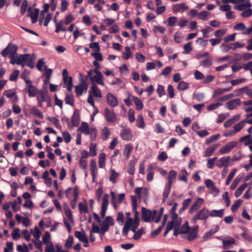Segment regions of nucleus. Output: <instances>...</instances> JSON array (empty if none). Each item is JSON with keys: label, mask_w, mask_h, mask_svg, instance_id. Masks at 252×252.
Returning a JSON list of instances; mask_svg holds the SVG:
<instances>
[{"label": "nucleus", "mask_w": 252, "mask_h": 252, "mask_svg": "<svg viewBox=\"0 0 252 252\" xmlns=\"http://www.w3.org/2000/svg\"><path fill=\"white\" fill-rule=\"evenodd\" d=\"M42 241L44 244L47 246L53 243L51 241V236L49 232L46 231L45 234L43 236Z\"/></svg>", "instance_id": "obj_46"}, {"label": "nucleus", "mask_w": 252, "mask_h": 252, "mask_svg": "<svg viewBox=\"0 0 252 252\" xmlns=\"http://www.w3.org/2000/svg\"><path fill=\"white\" fill-rule=\"evenodd\" d=\"M178 204L177 203H174L170 211L171 220L172 221H176V224H179L180 220H182L181 218L178 217V215L175 213L177 208Z\"/></svg>", "instance_id": "obj_17"}, {"label": "nucleus", "mask_w": 252, "mask_h": 252, "mask_svg": "<svg viewBox=\"0 0 252 252\" xmlns=\"http://www.w3.org/2000/svg\"><path fill=\"white\" fill-rule=\"evenodd\" d=\"M90 128L86 122H82L81 126L78 128V130L82 131L85 135L90 134Z\"/></svg>", "instance_id": "obj_34"}, {"label": "nucleus", "mask_w": 252, "mask_h": 252, "mask_svg": "<svg viewBox=\"0 0 252 252\" xmlns=\"http://www.w3.org/2000/svg\"><path fill=\"white\" fill-rule=\"evenodd\" d=\"M240 102L241 101L239 98H235L226 103V106L228 109L232 110L238 106L240 104Z\"/></svg>", "instance_id": "obj_25"}, {"label": "nucleus", "mask_w": 252, "mask_h": 252, "mask_svg": "<svg viewBox=\"0 0 252 252\" xmlns=\"http://www.w3.org/2000/svg\"><path fill=\"white\" fill-rule=\"evenodd\" d=\"M14 251L13 244L11 242L6 243V247L4 249V252H13Z\"/></svg>", "instance_id": "obj_64"}, {"label": "nucleus", "mask_w": 252, "mask_h": 252, "mask_svg": "<svg viewBox=\"0 0 252 252\" xmlns=\"http://www.w3.org/2000/svg\"><path fill=\"white\" fill-rule=\"evenodd\" d=\"M209 217V210L206 208H203L195 214L191 221L195 223L197 220H206Z\"/></svg>", "instance_id": "obj_6"}, {"label": "nucleus", "mask_w": 252, "mask_h": 252, "mask_svg": "<svg viewBox=\"0 0 252 252\" xmlns=\"http://www.w3.org/2000/svg\"><path fill=\"white\" fill-rule=\"evenodd\" d=\"M173 11L175 12H183L189 9V7L185 3L175 4L172 6Z\"/></svg>", "instance_id": "obj_23"}, {"label": "nucleus", "mask_w": 252, "mask_h": 252, "mask_svg": "<svg viewBox=\"0 0 252 252\" xmlns=\"http://www.w3.org/2000/svg\"><path fill=\"white\" fill-rule=\"evenodd\" d=\"M30 112L35 116L38 117L41 119L43 117V115L41 112H40L34 106H32L30 108Z\"/></svg>", "instance_id": "obj_51"}, {"label": "nucleus", "mask_w": 252, "mask_h": 252, "mask_svg": "<svg viewBox=\"0 0 252 252\" xmlns=\"http://www.w3.org/2000/svg\"><path fill=\"white\" fill-rule=\"evenodd\" d=\"M94 97L99 99L102 97L101 91L96 84H93V85H92L91 90L89 92L87 99L88 102L94 108L95 106L93 98Z\"/></svg>", "instance_id": "obj_3"}, {"label": "nucleus", "mask_w": 252, "mask_h": 252, "mask_svg": "<svg viewBox=\"0 0 252 252\" xmlns=\"http://www.w3.org/2000/svg\"><path fill=\"white\" fill-rule=\"evenodd\" d=\"M38 106L40 107L42 106V102L47 100V95L45 93L40 91L37 96Z\"/></svg>", "instance_id": "obj_32"}, {"label": "nucleus", "mask_w": 252, "mask_h": 252, "mask_svg": "<svg viewBox=\"0 0 252 252\" xmlns=\"http://www.w3.org/2000/svg\"><path fill=\"white\" fill-rule=\"evenodd\" d=\"M111 134V131L109 128L105 126L101 129V136L103 140H107Z\"/></svg>", "instance_id": "obj_29"}, {"label": "nucleus", "mask_w": 252, "mask_h": 252, "mask_svg": "<svg viewBox=\"0 0 252 252\" xmlns=\"http://www.w3.org/2000/svg\"><path fill=\"white\" fill-rule=\"evenodd\" d=\"M237 144L236 141H231L228 143L219 150L220 154H225L229 153L237 146Z\"/></svg>", "instance_id": "obj_11"}, {"label": "nucleus", "mask_w": 252, "mask_h": 252, "mask_svg": "<svg viewBox=\"0 0 252 252\" xmlns=\"http://www.w3.org/2000/svg\"><path fill=\"white\" fill-rule=\"evenodd\" d=\"M86 79H90L92 85L96 83L98 85L104 86L103 76L99 70H90L87 72Z\"/></svg>", "instance_id": "obj_2"}, {"label": "nucleus", "mask_w": 252, "mask_h": 252, "mask_svg": "<svg viewBox=\"0 0 252 252\" xmlns=\"http://www.w3.org/2000/svg\"><path fill=\"white\" fill-rule=\"evenodd\" d=\"M232 89V87L228 88H219L216 90H215L214 92V96H217L218 95H220L221 94H223V93L225 92H228L231 90Z\"/></svg>", "instance_id": "obj_43"}, {"label": "nucleus", "mask_w": 252, "mask_h": 252, "mask_svg": "<svg viewBox=\"0 0 252 252\" xmlns=\"http://www.w3.org/2000/svg\"><path fill=\"white\" fill-rule=\"evenodd\" d=\"M210 16L211 13L205 10L202 11L197 14L198 19L203 21L208 20L210 18Z\"/></svg>", "instance_id": "obj_31"}, {"label": "nucleus", "mask_w": 252, "mask_h": 252, "mask_svg": "<svg viewBox=\"0 0 252 252\" xmlns=\"http://www.w3.org/2000/svg\"><path fill=\"white\" fill-rule=\"evenodd\" d=\"M219 229V226L217 225L214 228L212 229L209 231L206 232L202 237V241L204 242L210 239L211 238V236L218 231Z\"/></svg>", "instance_id": "obj_22"}, {"label": "nucleus", "mask_w": 252, "mask_h": 252, "mask_svg": "<svg viewBox=\"0 0 252 252\" xmlns=\"http://www.w3.org/2000/svg\"><path fill=\"white\" fill-rule=\"evenodd\" d=\"M90 168L93 176V181L94 182L97 174L96 163L94 160H92L90 162Z\"/></svg>", "instance_id": "obj_28"}, {"label": "nucleus", "mask_w": 252, "mask_h": 252, "mask_svg": "<svg viewBox=\"0 0 252 252\" xmlns=\"http://www.w3.org/2000/svg\"><path fill=\"white\" fill-rule=\"evenodd\" d=\"M235 4L234 9L239 11L243 10L251 6L250 0H240L238 3Z\"/></svg>", "instance_id": "obj_14"}, {"label": "nucleus", "mask_w": 252, "mask_h": 252, "mask_svg": "<svg viewBox=\"0 0 252 252\" xmlns=\"http://www.w3.org/2000/svg\"><path fill=\"white\" fill-rule=\"evenodd\" d=\"M63 77L64 84L67 85L68 91L70 92L73 88L72 79L68 76L67 70L63 69Z\"/></svg>", "instance_id": "obj_9"}, {"label": "nucleus", "mask_w": 252, "mask_h": 252, "mask_svg": "<svg viewBox=\"0 0 252 252\" xmlns=\"http://www.w3.org/2000/svg\"><path fill=\"white\" fill-rule=\"evenodd\" d=\"M35 58V57L34 55H32V57H31L29 54L21 55L18 58L17 64L21 65L22 66L27 65L32 68L34 67L33 62Z\"/></svg>", "instance_id": "obj_4"}, {"label": "nucleus", "mask_w": 252, "mask_h": 252, "mask_svg": "<svg viewBox=\"0 0 252 252\" xmlns=\"http://www.w3.org/2000/svg\"><path fill=\"white\" fill-rule=\"evenodd\" d=\"M3 95L10 98L12 102H16L18 99V97L16 94V92L14 89L5 90L4 92Z\"/></svg>", "instance_id": "obj_18"}, {"label": "nucleus", "mask_w": 252, "mask_h": 252, "mask_svg": "<svg viewBox=\"0 0 252 252\" xmlns=\"http://www.w3.org/2000/svg\"><path fill=\"white\" fill-rule=\"evenodd\" d=\"M248 184L247 183L243 184L239 187L236 190L234 195L236 197H238L244 191L247 187Z\"/></svg>", "instance_id": "obj_44"}, {"label": "nucleus", "mask_w": 252, "mask_h": 252, "mask_svg": "<svg viewBox=\"0 0 252 252\" xmlns=\"http://www.w3.org/2000/svg\"><path fill=\"white\" fill-rule=\"evenodd\" d=\"M119 175V173H117L114 169H111L109 180L113 183H116Z\"/></svg>", "instance_id": "obj_45"}, {"label": "nucleus", "mask_w": 252, "mask_h": 252, "mask_svg": "<svg viewBox=\"0 0 252 252\" xmlns=\"http://www.w3.org/2000/svg\"><path fill=\"white\" fill-rule=\"evenodd\" d=\"M235 244V240L233 238H231L228 240H223V247L224 249H227L231 247L232 245Z\"/></svg>", "instance_id": "obj_53"}, {"label": "nucleus", "mask_w": 252, "mask_h": 252, "mask_svg": "<svg viewBox=\"0 0 252 252\" xmlns=\"http://www.w3.org/2000/svg\"><path fill=\"white\" fill-rule=\"evenodd\" d=\"M104 118L105 120L110 123H114L117 121V117L114 111L108 108L104 109Z\"/></svg>", "instance_id": "obj_8"}, {"label": "nucleus", "mask_w": 252, "mask_h": 252, "mask_svg": "<svg viewBox=\"0 0 252 252\" xmlns=\"http://www.w3.org/2000/svg\"><path fill=\"white\" fill-rule=\"evenodd\" d=\"M204 202L203 199L197 198L189 209V213H192L198 209Z\"/></svg>", "instance_id": "obj_21"}, {"label": "nucleus", "mask_w": 252, "mask_h": 252, "mask_svg": "<svg viewBox=\"0 0 252 252\" xmlns=\"http://www.w3.org/2000/svg\"><path fill=\"white\" fill-rule=\"evenodd\" d=\"M132 149V146L130 144H127L125 146L124 149L123 155L126 159H128Z\"/></svg>", "instance_id": "obj_36"}, {"label": "nucleus", "mask_w": 252, "mask_h": 252, "mask_svg": "<svg viewBox=\"0 0 252 252\" xmlns=\"http://www.w3.org/2000/svg\"><path fill=\"white\" fill-rule=\"evenodd\" d=\"M230 160V157L229 156L223 157L217 160L216 164L220 168H221L223 166L227 167Z\"/></svg>", "instance_id": "obj_20"}, {"label": "nucleus", "mask_w": 252, "mask_h": 252, "mask_svg": "<svg viewBox=\"0 0 252 252\" xmlns=\"http://www.w3.org/2000/svg\"><path fill=\"white\" fill-rule=\"evenodd\" d=\"M245 124H246L245 120H243L234 126V130L237 133L240 131L243 127L244 126Z\"/></svg>", "instance_id": "obj_57"}, {"label": "nucleus", "mask_w": 252, "mask_h": 252, "mask_svg": "<svg viewBox=\"0 0 252 252\" xmlns=\"http://www.w3.org/2000/svg\"><path fill=\"white\" fill-rule=\"evenodd\" d=\"M177 21V18L175 16H171L168 19L167 21V25L168 26L170 27H173L174 26Z\"/></svg>", "instance_id": "obj_60"}, {"label": "nucleus", "mask_w": 252, "mask_h": 252, "mask_svg": "<svg viewBox=\"0 0 252 252\" xmlns=\"http://www.w3.org/2000/svg\"><path fill=\"white\" fill-rule=\"evenodd\" d=\"M189 175V173L187 172L185 169H182L179 173V179L182 181H184L186 183L188 182L187 177Z\"/></svg>", "instance_id": "obj_40"}, {"label": "nucleus", "mask_w": 252, "mask_h": 252, "mask_svg": "<svg viewBox=\"0 0 252 252\" xmlns=\"http://www.w3.org/2000/svg\"><path fill=\"white\" fill-rule=\"evenodd\" d=\"M220 136L219 134H217L216 135L211 136L206 140L205 144L207 145H209L211 143L215 142L216 141H217L220 138Z\"/></svg>", "instance_id": "obj_48"}, {"label": "nucleus", "mask_w": 252, "mask_h": 252, "mask_svg": "<svg viewBox=\"0 0 252 252\" xmlns=\"http://www.w3.org/2000/svg\"><path fill=\"white\" fill-rule=\"evenodd\" d=\"M236 171H237V169L234 168L232 170V171L230 173H229V174L226 179V180L225 181L226 185H228L230 183L232 179L233 178L234 176H235Z\"/></svg>", "instance_id": "obj_58"}, {"label": "nucleus", "mask_w": 252, "mask_h": 252, "mask_svg": "<svg viewBox=\"0 0 252 252\" xmlns=\"http://www.w3.org/2000/svg\"><path fill=\"white\" fill-rule=\"evenodd\" d=\"M133 53L131 52L130 48L128 47H126L125 51L123 53V58L126 60L132 58Z\"/></svg>", "instance_id": "obj_41"}, {"label": "nucleus", "mask_w": 252, "mask_h": 252, "mask_svg": "<svg viewBox=\"0 0 252 252\" xmlns=\"http://www.w3.org/2000/svg\"><path fill=\"white\" fill-rule=\"evenodd\" d=\"M17 49L16 45H9L2 51L1 55L4 57L9 56L10 58H12L13 57H15Z\"/></svg>", "instance_id": "obj_7"}, {"label": "nucleus", "mask_w": 252, "mask_h": 252, "mask_svg": "<svg viewBox=\"0 0 252 252\" xmlns=\"http://www.w3.org/2000/svg\"><path fill=\"white\" fill-rule=\"evenodd\" d=\"M219 146L220 144H215L207 148L204 152V156L208 157L212 155Z\"/></svg>", "instance_id": "obj_26"}, {"label": "nucleus", "mask_w": 252, "mask_h": 252, "mask_svg": "<svg viewBox=\"0 0 252 252\" xmlns=\"http://www.w3.org/2000/svg\"><path fill=\"white\" fill-rule=\"evenodd\" d=\"M177 176V172L174 170L170 171L168 174V185L172 186Z\"/></svg>", "instance_id": "obj_35"}, {"label": "nucleus", "mask_w": 252, "mask_h": 252, "mask_svg": "<svg viewBox=\"0 0 252 252\" xmlns=\"http://www.w3.org/2000/svg\"><path fill=\"white\" fill-rule=\"evenodd\" d=\"M231 6L228 4L221 5L219 7L220 10L226 12L225 16L227 19H233L235 17L234 12L231 11Z\"/></svg>", "instance_id": "obj_13"}, {"label": "nucleus", "mask_w": 252, "mask_h": 252, "mask_svg": "<svg viewBox=\"0 0 252 252\" xmlns=\"http://www.w3.org/2000/svg\"><path fill=\"white\" fill-rule=\"evenodd\" d=\"M17 250L19 252H29L28 246L24 243L23 245H19L17 246Z\"/></svg>", "instance_id": "obj_63"}, {"label": "nucleus", "mask_w": 252, "mask_h": 252, "mask_svg": "<svg viewBox=\"0 0 252 252\" xmlns=\"http://www.w3.org/2000/svg\"><path fill=\"white\" fill-rule=\"evenodd\" d=\"M224 210H213L210 212L209 211V216L212 217H218V218H222L224 214Z\"/></svg>", "instance_id": "obj_30"}, {"label": "nucleus", "mask_w": 252, "mask_h": 252, "mask_svg": "<svg viewBox=\"0 0 252 252\" xmlns=\"http://www.w3.org/2000/svg\"><path fill=\"white\" fill-rule=\"evenodd\" d=\"M106 155L104 153H102L98 156V165L99 167L103 168L105 166Z\"/></svg>", "instance_id": "obj_38"}, {"label": "nucleus", "mask_w": 252, "mask_h": 252, "mask_svg": "<svg viewBox=\"0 0 252 252\" xmlns=\"http://www.w3.org/2000/svg\"><path fill=\"white\" fill-rule=\"evenodd\" d=\"M246 91V94L250 97H252V89H249L248 87H245L239 89L238 90H235V92L236 94V95H239L241 94L244 91Z\"/></svg>", "instance_id": "obj_33"}, {"label": "nucleus", "mask_w": 252, "mask_h": 252, "mask_svg": "<svg viewBox=\"0 0 252 252\" xmlns=\"http://www.w3.org/2000/svg\"><path fill=\"white\" fill-rule=\"evenodd\" d=\"M107 103L112 107H115L119 104L117 98L112 93H108L105 96Z\"/></svg>", "instance_id": "obj_12"}, {"label": "nucleus", "mask_w": 252, "mask_h": 252, "mask_svg": "<svg viewBox=\"0 0 252 252\" xmlns=\"http://www.w3.org/2000/svg\"><path fill=\"white\" fill-rule=\"evenodd\" d=\"M39 14V10L35 9L34 11H32L30 12V17L32 19V22L35 23L37 21L38 16Z\"/></svg>", "instance_id": "obj_47"}, {"label": "nucleus", "mask_w": 252, "mask_h": 252, "mask_svg": "<svg viewBox=\"0 0 252 252\" xmlns=\"http://www.w3.org/2000/svg\"><path fill=\"white\" fill-rule=\"evenodd\" d=\"M184 51L183 52L184 54H188L192 50V47L191 46V42H189L184 45Z\"/></svg>", "instance_id": "obj_61"}, {"label": "nucleus", "mask_w": 252, "mask_h": 252, "mask_svg": "<svg viewBox=\"0 0 252 252\" xmlns=\"http://www.w3.org/2000/svg\"><path fill=\"white\" fill-rule=\"evenodd\" d=\"M26 84L29 96L33 97L35 96L38 93V91L36 88L32 85V82L30 80L26 79Z\"/></svg>", "instance_id": "obj_15"}, {"label": "nucleus", "mask_w": 252, "mask_h": 252, "mask_svg": "<svg viewBox=\"0 0 252 252\" xmlns=\"http://www.w3.org/2000/svg\"><path fill=\"white\" fill-rule=\"evenodd\" d=\"M65 102L67 104L73 106L74 105V99L73 95L70 94H67L65 98Z\"/></svg>", "instance_id": "obj_56"}, {"label": "nucleus", "mask_w": 252, "mask_h": 252, "mask_svg": "<svg viewBox=\"0 0 252 252\" xmlns=\"http://www.w3.org/2000/svg\"><path fill=\"white\" fill-rule=\"evenodd\" d=\"M134 234L133 236V239L134 240H138L142 236V234L144 233V229L143 228H140L138 230H136V229L135 230L134 232H133Z\"/></svg>", "instance_id": "obj_49"}, {"label": "nucleus", "mask_w": 252, "mask_h": 252, "mask_svg": "<svg viewBox=\"0 0 252 252\" xmlns=\"http://www.w3.org/2000/svg\"><path fill=\"white\" fill-rule=\"evenodd\" d=\"M136 125L140 128H144L145 127V125L142 115H138L136 121Z\"/></svg>", "instance_id": "obj_52"}, {"label": "nucleus", "mask_w": 252, "mask_h": 252, "mask_svg": "<svg viewBox=\"0 0 252 252\" xmlns=\"http://www.w3.org/2000/svg\"><path fill=\"white\" fill-rule=\"evenodd\" d=\"M189 87V84L185 82V81H181L178 85L177 89L178 90L183 91L187 89Z\"/></svg>", "instance_id": "obj_62"}, {"label": "nucleus", "mask_w": 252, "mask_h": 252, "mask_svg": "<svg viewBox=\"0 0 252 252\" xmlns=\"http://www.w3.org/2000/svg\"><path fill=\"white\" fill-rule=\"evenodd\" d=\"M220 48L221 50V51L223 52H227L229 51L230 49H233V47L232 46V44H225V43H222L220 46Z\"/></svg>", "instance_id": "obj_59"}, {"label": "nucleus", "mask_w": 252, "mask_h": 252, "mask_svg": "<svg viewBox=\"0 0 252 252\" xmlns=\"http://www.w3.org/2000/svg\"><path fill=\"white\" fill-rule=\"evenodd\" d=\"M75 236L80 241H83L84 239H85L86 238H87V236H86L85 232L84 231H76L75 232Z\"/></svg>", "instance_id": "obj_55"}, {"label": "nucleus", "mask_w": 252, "mask_h": 252, "mask_svg": "<svg viewBox=\"0 0 252 252\" xmlns=\"http://www.w3.org/2000/svg\"><path fill=\"white\" fill-rule=\"evenodd\" d=\"M252 141V134H248L241 137L240 139V142H244L245 146H250L251 142Z\"/></svg>", "instance_id": "obj_39"}, {"label": "nucleus", "mask_w": 252, "mask_h": 252, "mask_svg": "<svg viewBox=\"0 0 252 252\" xmlns=\"http://www.w3.org/2000/svg\"><path fill=\"white\" fill-rule=\"evenodd\" d=\"M198 225L190 227L189 230L188 232L189 234L187 236L186 238L189 241H192V240H194L197 237V233H198Z\"/></svg>", "instance_id": "obj_19"}, {"label": "nucleus", "mask_w": 252, "mask_h": 252, "mask_svg": "<svg viewBox=\"0 0 252 252\" xmlns=\"http://www.w3.org/2000/svg\"><path fill=\"white\" fill-rule=\"evenodd\" d=\"M120 136L125 141L131 140L133 137L130 129L124 126L122 127Z\"/></svg>", "instance_id": "obj_16"}, {"label": "nucleus", "mask_w": 252, "mask_h": 252, "mask_svg": "<svg viewBox=\"0 0 252 252\" xmlns=\"http://www.w3.org/2000/svg\"><path fill=\"white\" fill-rule=\"evenodd\" d=\"M157 212L156 210L151 211L142 207V219L145 222H151L154 220Z\"/></svg>", "instance_id": "obj_5"}, {"label": "nucleus", "mask_w": 252, "mask_h": 252, "mask_svg": "<svg viewBox=\"0 0 252 252\" xmlns=\"http://www.w3.org/2000/svg\"><path fill=\"white\" fill-rule=\"evenodd\" d=\"M80 84L75 87V92L77 96H80L82 94L84 91L86 92L87 91L88 87L87 85L85 83V81L82 74L80 73Z\"/></svg>", "instance_id": "obj_10"}, {"label": "nucleus", "mask_w": 252, "mask_h": 252, "mask_svg": "<svg viewBox=\"0 0 252 252\" xmlns=\"http://www.w3.org/2000/svg\"><path fill=\"white\" fill-rule=\"evenodd\" d=\"M138 215V212L135 211L134 220H133L131 218H127L126 219L125 225L123 229V234L124 236H126L127 235L129 230H131L132 232H134L138 227L139 223Z\"/></svg>", "instance_id": "obj_1"}, {"label": "nucleus", "mask_w": 252, "mask_h": 252, "mask_svg": "<svg viewBox=\"0 0 252 252\" xmlns=\"http://www.w3.org/2000/svg\"><path fill=\"white\" fill-rule=\"evenodd\" d=\"M63 25H64V23L63 20H61L58 22H56L55 32L58 33L60 31L65 32L66 31V29L63 27Z\"/></svg>", "instance_id": "obj_37"}, {"label": "nucleus", "mask_w": 252, "mask_h": 252, "mask_svg": "<svg viewBox=\"0 0 252 252\" xmlns=\"http://www.w3.org/2000/svg\"><path fill=\"white\" fill-rule=\"evenodd\" d=\"M114 225V221L112 218L110 216L107 217L100 224L101 227L108 230L110 226Z\"/></svg>", "instance_id": "obj_24"}, {"label": "nucleus", "mask_w": 252, "mask_h": 252, "mask_svg": "<svg viewBox=\"0 0 252 252\" xmlns=\"http://www.w3.org/2000/svg\"><path fill=\"white\" fill-rule=\"evenodd\" d=\"M31 231L35 240H39L41 235V232L38 228L37 226H35L33 229H32L31 230Z\"/></svg>", "instance_id": "obj_50"}, {"label": "nucleus", "mask_w": 252, "mask_h": 252, "mask_svg": "<svg viewBox=\"0 0 252 252\" xmlns=\"http://www.w3.org/2000/svg\"><path fill=\"white\" fill-rule=\"evenodd\" d=\"M80 122V115L78 110H75L71 119L72 124L74 126H78Z\"/></svg>", "instance_id": "obj_27"}, {"label": "nucleus", "mask_w": 252, "mask_h": 252, "mask_svg": "<svg viewBox=\"0 0 252 252\" xmlns=\"http://www.w3.org/2000/svg\"><path fill=\"white\" fill-rule=\"evenodd\" d=\"M200 64L204 68L208 67L212 65V60L210 58H207L205 60L201 61L200 63Z\"/></svg>", "instance_id": "obj_54"}, {"label": "nucleus", "mask_w": 252, "mask_h": 252, "mask_svg": "<svg viewBox=\"0 0 252 252\" xmlns=\"http://www.w3.org/2000/svg\"><path fill=\"white\" fill-rule=\"evenodd\" d=\"M133 101L135 103L136 109L141 110L143 108V104L142 101L136 96H132Z\"/></svg>", "instance_id": "obj_42"}]
</instances>
